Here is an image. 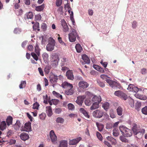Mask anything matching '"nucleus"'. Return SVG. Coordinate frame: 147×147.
<instances>
[{"instance_id":"nucleus-1","label":"nucleus","mask_w":147,"mask_h":147,"mask_svg":"<svg viewBox=\"0 0 147 147\" xmlns=\"http://www.w3.org/2000/svg\"><path fill=\"white\" fill-rule=\"evenodd\" d=\"M132 130L136 137L139 138L142 136V134L145 133L144 129L140 128V126L135 123L132 125Z\"/></svg>"},{"instance_id":"nucleus-2","label":"nucleus","mask_w":147,"mask_h":147,"mask_svg":"<svg viewBox=\"0 0 147 147\" xmlns=\"http://www.w3.org/2000/svg\"><path fill=\"white\" fill-rule=\"evenodd\" d=\"M119 129L122 134L125 135L127 137H129L132 135V131L131 130L123 126H120Z\"/></svg>"},{"instance_id":"nucleus-3","label":"nucleus","mask_w":147,"mask_h":147,"mask_svg":"<svg viewBox=\"0 0 147 147\" xmlns=\"http://www.w3.org/2000/svg\"><path fill=\"white\" fill-rule=\"evenodd\" d=\"M55 45V40L51 37L49 38L48 44L46 46V50L49 51H53Z\"/></svg>"},{"instance_id":"nucleus-4","label":"nucleus","mask_w":147,"mask_h":147,"mask_svg":"<svg viewBox=\"0 0 147 147\" xmlns=\"http://www.w3.org/2000/svg\"><path fill=\"white\" fill-rule=\"evenodd\" d=\"M68 36L69 41L71 42H74L76 41L78 35L76 30L73 29H72Z\"/></svg>"},{"instance_id":"nucleus-5","label":"nucleus","mask_w":147,"mask_h":147,"mask_svg":"<svg viewBox=\"0 0 147 147\" xmlns=\"http://www.w3.org/2000/svg\"><path fill=\"white\" fill-rule=\"evenodd\" d=\"M115 95L119 97L124 100H126L127 98V95L121 90L115 91L114 93Z\"/></svg>"},{"instance_id":"nucleus-6","label":"nucleus","mask_w":147,"mask_h":147,"mask_svg":"<svg viewBox=\"0 0 147 147\" xmlns=\"http://www.w3.org/2000/svg\"><path fill=\"white\" fill-rule=\"evenodd\" d=\"M59 60V59L58 56L53 55L52 56L51 63L53 67H55L57 65Z\"/></svg>"},{"instance_id":"nucleus-7","label":"nucleus","mask_w":147,"mask_h":147,"mask_svg":"<svg viewBox=\"0 0 147 147\" xmlns=\"http://www.w3.org/2000/svg\"><path fill=\"white\" fill-rule=\"evenodd\" d=\"M103 115V112L100 110H96L92 113V115L95 118H100Z\"/></svg>"},{"instance_id":"nucleus-8","label":"nucleus","mask_w":147,"mask_h":147,"mask_svg":"<svg viewBox=\"0 0 147 147\" xmlns=\"http://www.w3.org/2000/svg\"><path fill=\"white\" fill-rule=\"evenodd\" d=\"M81 137H79L72 140H69V144L70 145H74L78 144L81 140Z\"/></svg>"},{"instance_id":"nucleus-9","label":"nucleus","mask_w":147,"mask_h":147,"mask_svg":"<svg viewBox=\"0 0 147 147\" xmlns=\"http://www.w3.org/2000/svg\"><path fill=\"white\" fill-rule=\"evenodd\" d=\"M61 24L62 27L63 31L64 32L67 31L69 30V28L64 20L62 19L61 20Z\"/></svg>"},{"instance_id":"nucleus-10","label":"nucleus","mask_w":147,"mask_h":147,"mask_svg":"<svg viewBox=\"0 0 147 147\" xmlns=\"http://www.w3.org/2000/svg\"><path fill=\"white\" fill-rule=\"evenodd\" d=\"M66 10H67L68 11V13L70 14L71 17L70 18L71 20L72 21L73 23H74V21L72 20V19H73V13L72 11H71V8L70 7L69 4L68 3L65 5L64 6Z\"/></svg>"},{"instance_id":"nucleus-11","label":"nucleus","mask_w":147,"mask_h":147,"mask_svg":"<svg viewBox=\"0 0 147 147\" xmlns=\"http://www.w3.org/2000/svg\"><path fill=\"white\" fill-rule=\"evenodd\" d=\"M78 86L81 89H84L89 86V84L85 81H81L79 82Z\"/></svg>"},{"instance_id":"nucleus-12","label":"nucleus","mask_w":147,"mask_h":147,"mask_svg":"<svg viewBox=\"0 0 147 147\" xmlns=\"http://www.w3.org/2000/svg\"><path fill=\"white\" fill-rule=\"evenodd\" d=\"M82 59L84 61V62H82V64H89L90 63V60L86 55L85 54L82 55Z\"/></svg>"},{"instance_id":"nucleus-13","label":"nucleus","mask_w":147,"mask_h":147,"mask_svg":"<svg viewBox=\"0 0 147 147\" xmlns=\"http://www.w3.org/2000/svg\"><path fill=\"white\" fill-rule=\"evenodd\" d=\"M50 135L52 142L53 143L55 142L57 140V137L53 130H51L50 131Z\"/></svg>"},{"instance_id":"nucleus-14","label":"nucleus","mask_w":147,"mask_h":147,"mask_svg":"<svg viewBox=\"0 0 147 147\" xmlns=\"http://www.w3.org/2000/svg\"><path fill=\"white\" fill-rule=\"evenodd\" d=\"M86 96H79L78 97L76 102L79 105L81 106L83 103V100Z\"/></svg>"},{"instance_id":"nucleus-15","label":"nucleus","mask_w":147,"mask_h":147,"mask_svg":"<svg viewBox=\"0 0 147 147\" xmlns=\"http://www.w3.org/2000/svg\"><path fill=\"white\" fill-rule=\"evenodd\" d=\"M20 139L24 141L28 140L29 138V136L28 134L26 133L23 132L20 136Z\"/></svg>"},{"instance_id":"nucleus-16","label":"nucleus","mask_w":147,"mask_h":147,"mask_svg":"<svg viewBox=\"0 0 147 147\" xmlns=\"http://www.w3.org/2000/svg\"><path fill=\"white\" fill-rule=\"evenodd\" d=\"M66 76L69 80H73L74 79V76L72 71L70 70L67 71L66 73Z\"/></svg>"},{"instance_id":"nucleus-17","label":"nucleus","mask_w":147,"mask_h":147,"mask_svg":"<svg viewBox=\"0 0 147 147\" xmlns=\"http://www.w3.org/2000/svg\"><path fill=\"white\" fill-rule=\"evenodd\" d=\"M101 100V98L100 96H95L92 99V101L94 102H97V103H100Z\"/></svg>"},{"instance_id":"nucleus-18","label":"nucleus","mask_w":147,"mask_h":147,"mask_svg":"<svg viewBox=\"0 0 147 147\" xmlns=\"http://www.w3.org/2000/svg\"><path fill=\"white\" fill-rule=\"evenodd\" d=\"M50 80L52 83H55L57 80V77L54 74L51 75L49 77Z\"/></svg>"},{"instance_id":"nucleus-19","label":"nucleus","mask_w":147,"mask_h":147,"mask_svg":"<svg viewBox=\"0 0 147 147\" xmlns=\"http://www.w3.org/2000/svg\"><path fill=\"white\" fill-rule=\"evenodd\" d=\"M46 111L47 115L49 117H50L53 114L51 107L50 106H47L46 107Z\"/></svg>"},{"instance_id":"nucleus-20","label":"nucleus","mask_w":147,"mask_h":147,"mask_svg":"<svg viewBox=\"0 0 147 147\" xmlns=\"http://www.w3.org/2000/svg\"><path fill=\"white\" fill-rule=\"evenodd\" d=\"M59 147H67V142L66 140H62L59 142Z\"/></svg>"},{"instance_id":"nucleus-21","label":"nucleus","mask_w":147,"mask_h":147,"mask_svg":"<svg viewBox=\"0 0 147 147\" xmlns=\"http://www.w3.org/2000/svg\"><path fill=\"white\" fill-rule=\"evenodd\" d=\"M31 123L30 122L26 123L25 124L24 127L25 131H31Z\"/></svg>"},{"instance_id":"nucleus-22","label":"nucleus","mask_w":147,"mask_h":147,"mask_svg":"<svg viewBox=\"0 0 147 147\" xmlns=\"http://www.w3.org/2000/svg\"><path fill=\"white\" fill-rule=\"evenodd\" d=\"M108 140L110 141L112 144L115 145L117 143L116 140L111 136H108L107 137Z\"/></svg>"},{"instance_id":"nucleus-23","label":"nucleus","mask_w":147,"mask_h":147,"mask_svg":"<svg viewBox=\"0 0 147 147\" xmlns=\"http://www.w3.org/2000/svg\"><path fill=\"white\" fill-rule=\"evenodd\" d=\"M106 82L109 84V86L112 88H115V85L116 84V82L109 79H107Z\"/></svg>"},{"instance_id":"nucleus-24","label":"nucleus","mask_w":147,"mask_h":147,"mask_svg":"<svg viewBox=\"0 0 147 147\" xmlns=\"http://www.w3.org/2000/svg\"><path fill=\"white\" fill-rule=\"evenodd\" d=\"M80 111L86 118H89L90 116L88 114V113L85 110L84 108H80Z\"/></svg>"},{"instance_id":"nucleus-25","label":"nucleus","mask_w":147,"mask_h":147,"mask_svg":"<svg viewBox=\"0 0 147 147\" xmlns=\"http://www.w3.org/2000/svg\"><path fill=\"white\" fill-rule=\"evenodd\" d=\"M64 88H65L66 87L73 88V86L72 84L68 83L67 82H64L61 85Z\"/></svg>"},{"instance_id":"nucleus-26","label":"nucleus","mask_w":147,"mask_h":147,"mask_svg":"<svg viewBox=\"0 0 147 147\" xmlns=\"http://www.w3.org/2000/svg\"><path fill=\"white\" fill-rule=\"evenodd\" d=\"M134 95L136 98L141 100H145L146 99V96L139 94L137 93H136Z\"/></svg>"},{"instance_id":"nucleus-27","label":"nucleus","mask_w":147,"mask_h":147,"mask_svg":"<svg viewBox=\"0 0 147 147\" xmlns=\"http://www.w3.org/2000/svg\"><path fill=\"white\" fill-rule=\"evenodd\" d=\"M99 103L96 102H94L90 107V109L91 110H94L98 108L99 107Z\"/></svg>"},{"instance_id":"nucleus-28","label":"nucleus","mask_w":147,"mask_h":147,"mask_svg":"<svg viewBox=\"0 0 147 147\" xmlns=\"http://www.w3.org/2000/svg\"><path fill=\"white\" fill-rule=\"evenodd\" d=\"M75 48L77 53H80L82 50V48L79 44H77L75 46Z\"/></svg>"},{"instance_id":"nucleus-29","label":"nucleus","mask_w":147,"mask_h":147,"mask_svg":"<svg viewBox=\"0 0 147 147\" xmlns=\"http://www.w3.org/2000/svg\"><path fill=\"white\" fill-rule=\"evenodd\" d=\"M20 121H17L16 123L13 126V127L16 130H18L20 127Z\"/></svg>"},{"instance_id":"nucleus-30","label":"nucleus","mask_w":147,"mask_h":147,"mask_svg":"<svg viewBox=\"0 0 147 147\" xmlns=\"http://www.w3.org/2000/svg\"><path fill=\"white\" fill-rule=\"evenodd\" d=\"M93 67L97 71L102 73H103L104 70L102 68L97 65H94Z\"/></svg>"},{"instance_id":"nucleus-31","label":"nucleus","mask_w":147,"mask_h":147,"mask_svg":"<svg viewBox=\"0 0 147 147\" xmlns=\"http://www.w3.org/2000/svg\"><path fill=\"white\" fill-rule=\"evenodd\" d=\"M40 49L39 48L37 43H36L35 47V51L38 56H39L40 55Z\"/></svg>"},{"instance_id":"nucleus-32","label":"nucleus","mask_w":147,"mask_h":147,"mask_svg":"<svg viewBox=\"0 0 147 147\" xmlns=\"http://www.w3.org/2000/svg\"><path fill=\"white\" fill-rule=\"evenodd\" d=\"M33 15L31 12H29L26 13L25 16V19H32L33 18Z\"/></svg>"},{"instance_id":"nucleus-33","label":"nucleus","mask_w":147,"mask_h":147,"mask_svg":"<svg viewBox=\"0 0 147 147\" xmlns=\"http://www.w3.org/2000/svg\"><path fill=\"white\" fill-rule=\"evenodd\" d=\"M42 57L45 63L47 62L48 60V54L46 53H44L42 55Z\"/></svg>"},{"instance_id":"nucleus-34","label":"nucleus","mask_w":147,"mask_h":147,"mask_svg":"<svg viewBox=\"0 0 147 147\" xmlns=\"http://www.w3.org/2000/svg\"><path fill=\"white\" fill-rule=\"evenodd\" d=\"M13 118L11 116H9L7 117L6 120V122L8 125H10L12 124Z\"/></svg>"},{"instance_id":"nucleus-35","label":"nucleus","mask_w":147,"mask_h":147,"mask_svg":"<svg viewBox=\"0 0 147 147\" xmlns=\"http://www.w3.org/2000/svg\"><path fill=\"white\" fill-rule=\"evenodd\" d=\"M6 123L4 121H2L0 125V129L3 131L6 128Z\"/></svg>"},{"instance_id":"nucleus-36","label":"nucleus","mask_w":147,"mask_h":147,"mask_svg":"<svg viewBox=\"0 0 147 147\" xmlns=\"http://www.w3.org/2000/svg\"><path fill=\"white\" fill-rule=\"evenodd\" d=\"M102 107L105 110L107 111L109 107V104L107 102H105L102 104Z\"/></svg>"},{"instance_id":"nucleus-37","label":"nucleus","mask_w":147,"mask_h":147,"mask_svg":"<svg viewBox=\"0 0 147 147\" xmlns=\"http://www.w3.org/2000/svg\"><path fill=\"white\" fill-rule=\"evenodd\" d=\"M44 7V5H42L40 6L36 7L35 8V10L37 11H41L43 10Z\"/></svg>"},{"instance_id":"nucleus-38","label":"nucleus","mask_w":147,"mask_h":147,"mask_svg":"<svg viewBox=\"0 0 147 147\" xmlns=\"http://www.w3.org/2000/svg\"><path fill=\"white\" fill-rule=\"evenodd\" d=\"M52 93L53 95L57 98H60L62 99V95H60L59 93L56 92L55 91H53Z\"/></svg>"},{"instance_id":"nucleus-39","label":"nucleus","mask_w":147,"mask_h":147,"mask_svg":"<svg viewBox=\"0 0 147 147\" xmlns=\"http://www.w3.org/2000/svg\"><path fill=\"white\" fill-rule=\"evenodd\" d=\"M56 122L57 123H63L64 121V119L61 117H58L56 120Z\"/></svg>"},{"instance_id":"nucleus-40","label":"nucleus","mask_w":147,"mask_h":147,"mask_svg":"<svg viewBox=\"0 0 147 147\" xmlns=\"http://www.w3.org/2000/svg\"><path fill=\"white\" fill-rule=\"evenodd\" d=\"M123 110L120 107H119L117 109V114L120 116H121L122 114Z\"/></svg>"},{"instance_id":"nucleus-41","label":"nucleus","mask_w":147,"mask_h":147,"mask_svg":"<svg viewBox=\"0 0 147 147\" xmlns=\"http://www.w3.org/2000/svg\"><path fill=\"white\" fill-rule=\"evenodd\" d=\"M33 28L34 30H37L38 31L40 30L39 23L38 22H36L33 26Z\"/></svg>"},{"instance_id":"nucleus-42","label":"nucleus","mask_w":147,"mask_h":147,"mask_svg":"<svg viewBox=\"0 0 147 147\" xmlns=\"http://www.w3.org/2000/svg\"><path fill=\"white\" fill-rule=\"evenodd\" d=\"M72 88H69V89L65 91L66 94L67 95H71L73 93Z\"/></svg>"},{"instance_id":"nucleus-43","label":"nucleus","mask_w":147,"mask_h":147,"mask_svg":"<svg viewBox=\"0 0 147 147\" xmlns=\"http://www.w3.org/2000/svg\"><path fill=\"white\" fill-rule=\"evenodd\" d=\"M57 35L59 36V37L58 38V40L59 42L60 43H61L62 45L64 46H66V44L62 41L61 38V37H59V34H58Z\"/></svg>"},{"instance_id":"nucleus-44","label":"nucleus","mask_w":147,"mask_h":147,"mask_svg":"<svg viewBox=\"0 0 147 147\" xmlns=\"http://www.w3.org/2000/svg\"><path fill=\"white\" fill-rule=\"evenodd\" d=\"M68 108L69 110L73 111L75 108L74 106L71 103H69L67 105Z\"/></svg>"},{"instance_id":"nucleus-45","label":"nucleus","mask_w":147,"mask_h":147,"mask_svg":"<svg viewBox=\"0 0 147 147\" xmlns=\"http://www.w3.org/2000/svg\"><path fill=\"white\" fill-rule=\"evenodd\" d=\"M113 135L115 137L118 136L119 135L118 130L115 128L113 130Z\"/></svg>"},{"instance_id":"nucleus-46","label":"nucleus","mask_w":147,"mask_h":147,"mask_svg":"<svg viewBox=\"0 0 147 147\" xmlns=\"http://www.w3.org/2000/svg\"><path fill=\"white\" fill-rule=\"evenodd\" d=\"M85 104L87 106L90 105L92 103L91 101L89 99L86 98L84 101Z\"/></svg>"},{"instance_id":"nucleus-47","label":"nucleus","mask_w":147,"mask_h":147,"mask_svg":"<svg viewBox=\"0 0 147 147\" xmlns=\"http://www.w3.org/2000/svg\"><path fill=\"white\" fill-rule=\"evenodd\" d=\"M26 81H22L19 85V88L20 89H22L25 87Z\"/></svg>"},{"instance_id":"nucleus-48","label":"nucleus","mask_w":147,"mask_h":147,"mask_svg":"<svg viewBox=\"0 0 147 147\" xmlns=\"http://www.w3.org/2000/svg\"><path fill=\"white\" fill-rule=\"evenodd\" d=\"M16 13L17 16H21L23 13V10L20 9L16 11Z\"/></svg>"},{"instance_id":"nucleus-49","label":"nucleus","mask_w":147,"mask_h":147,"mask_svg":"<svg viewBox=\"0 0 147 147\" xmlns=\"http://www.w3.org/2000/svg\"><path fill=\"white\" fill-rule=\"evenodd\" d=\"M138 26L137 22L136 21H134L132 22V26L133 29L136 28Z\"/></svg>"},{"instance_id":"nucleus-50","label":"nucleus","mask_w":147,"mask_h":147,"mask_svg":"<svg viewBox=\"0 0 147 147\" xmlns=\"http://www.w3.org/2000/svg\"><path fill=\"white\" fill-rule=\"evenodd\" d=\"M40 119L41 120H44L46 117V115L45 113H42L39 115Z\"/></svg>"},{"instance_id":"nucleus-51","label":"nucleus","mask_w":147,"mask_h":147,"mask_svg":"<svg viewBox=\"0 0 147 147\" xmlns=\"http://www.w3.org/2000/svg\"><path fill=\"white\" fill-rule=\"evenodd\" d=\"M142 113L145 115H147V106L145 107L142 109Z\"/></svg>"},{"instance_id":"nucleus-52","label":"nucleus","mask_w":147,"mask_h":147,"mask_svg":"<svg viewBox=\"0 0 147 147\" xmlns=\"http://www.w3.org/2000/svg\"><path fill=\"white\" fill-rule=\"evenodd\" d=\"M61 111L62 110L61 108H57L55 109V112L56 114H59L61 112Z\"/></svg>"},{"instance_id":"nucleus-53","label":"nucleus","mask_w":147,"mask_h":147,"mask_svg":"<svg viewBox=\"0 0 147 147\" xmlns=\"http://www.w3.org/2000/svg\"><path fill=\"white\" fill-rule=\"evenodd\" d=\"M31 55L32 56L35 60L37 61L38 60V56L34 53H32Z\"/></svg>"},{"instance_id":"nucleus-54","label":"nucleus","mask_w":147,"mask_h":147,"mask_svg":"<svg viewBox=\"0 0 147 147\" xmlns=\"http://www.w3.org/2000/svg\"><path fill=\"white\" fill-rule=\"evenodd\" d=\"M39 105V104L37 102H36L34 104L33 108L34 109H38Z\"/></svg>"},{"instance_id":"nucleus-55","label":"nucleus","mask_w":147,"mask_h":147,"mask_svg":"<svg viewBox=\"0 0 147 147\" xmlns=\"http://www.w3.org/2000/svg\"><path fill=\"white\" fill-rule=\"evenodd\" d=\"M96 135L97 138L100 141H102V137L101 134L99 132H97L96 133Z\"/></svg>"},{"instance_id":"nucleus-56","label":"nucleus","mask_w":147,"mask_h":147,"mask_svg":"<svg viewBox=\"0 0 147 147\" xmlns=\"http://www.w3.org/2000/svg\"><path fill=\"white\" fill-rule=\"evenodd\" d=\"M21 32V29L20 28H16L15 29L13 32L15 34H19Z\"/></svg>"},{"instance_id":"nucleus-57","label":"nucleus","mask_w":147,"mask_h":147,"mask_svg":"<svg viewBox=\"0 0 147 147\" xmlns=\"http://www.w3.org/2000/svg\"><path fill=\"white\" fill-rule=\"evenodd\" d=\"M134 87V85L132 84H130L129 85L127 89L129 91H132Z\"/></svg>"},{"instance_id":"nucleus-58","label":"nucleus","mask_w":147,"mask_h":147,"mask_svg":"<svg viewBox=\"0 0 147 147\" xmlns=\"http://www.w3.org/2000/svg\"><path fill=\"white\" fill-rule=\"evenodd\" d=\"M97 83L98 85L101 87H103L105 86V84L102 82L98 80L97 81Z\"/></svg>"},{"instance_id":"nucleus-59","label":"nucleus","mask_w":147,"mask_h":147,"mask_svg":"<svg viewBox=\"0 0 147 147\" xmlns=\"http://www.w3.org/2000/svg\"><path fill=\"white\" fill-rule=\"evenodd\" d=\"M113 127V125L111 123H107L106 126L107 129H111Z\"/></svg>"},{"instance_id":"nucleus-60","label":"nucleus","mask_w":147,"mask_h":147,"mask_svg":"<svg viewBox=\"0 0 147 147\" xmlns=\"http://www.w3.org/2000/svg\"><path fill=\"white\" fill-rule=\"evenodd\" d=\"M119 139L123 142H126L127 141V140L123 136H120L119 137Z\"/></svg>"},{"instance_id":"nucleus-61","label":"nucleus","mask_w":147,"mask_h":147,"mask_svg":"<svg viewBox=\"0 0 147 147\" xmlns=\"http://www.w3.org/2000/svg\"><path fill=\"white\" fill-rule=\"evenodd\" d=\"M43 99H44L43 102L45 104H48L47 102V98H48V96L47 95H46L45 96H44L43 97Z\"/></svg>"},{"instance_id":"nucleus-62","label":"nucleus","mask_w":147,"mask_h":147,"mask_svg":"<svg viewBox=\"0 0 147 147\" xmlns=\"http://www.w3.org/2000/svg\"><path fill=\"white\" fill-rule=\"evenodd\" d=\"M62 0H57L56 2V5L58 7L61 5L62 3Z\"/></svg>"},{"instance_id":"nucleus-63","label":"nucleus","mask_w":147,"mask_h":147,"mask_svg":"<svg viewBox=\"0 0 147 147\" xmlns=\"http://www.w3.org/2000/svg\"><path fill=\"white\" fill-rule=\"evenodd\" d=\"M127 147H138L136 144L129 143L127 145Z\"/></svg>"},{"instance_id":"nucleus-64","label":"nucleus","mask_w":147,"mask_h":147,"mask_svg":"<svg viewBox=\"0 0 147 147\" xmlns=\"http://www.w3.org/2000/svg\"><path fill=\"white\" fill-rule=\"evenodd\" d=\"M51 101L53 104L55 105H57L59 102V100L57 99H52Z\"/></svg>"}]
</instances>
